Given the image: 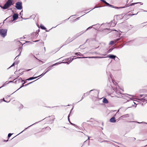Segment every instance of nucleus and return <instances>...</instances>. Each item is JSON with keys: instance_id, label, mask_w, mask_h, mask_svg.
Wrapping results in <instances>:
<instances>
[{"instance_id": "1", "label": "nucleus", "mask_w": 147, "mask_h": 147, "mask_svg": "<svg viewBox=\"0 0 147 147\" xmlns=\"http://www.w3.org/2000/svg\"><path fill=\"white\" fill-rule=\"evenodd\" d=\"M14 2L13 0H8L4 5L1 7L3 9H7L10 6L14 4Z\"/></svg>"}, {"instance_id": "2", "label": "nucleus", "mask_w": 147, "mask_h": 147, "mask_svg": "<svg viewBox=\"0 0 147 147\" xmlns=\"http://www.w3.org/2000/svg\"><path fill=\"white\" fill-rule=\"evenodd\" d=\"M7 30L5 29H0V34L3 37H4L7 35Z\"/></svg>"}, {"instance_id": "3", "label": "nucleus", "mask_w": 147, "mask_h": 147, "mask_svg": "<svg viewBox=\"0 0 147 147\" xmlns=\"http://www.w3.org/2000/svg\"><path fill=\"white\" fill-rule=\"evenodd\" d=\"M16 7L18 9H21L22 8V3L20 2H18L16 3Z\"/></svg>"}, {"instance_id": "4", "label": "nucleus", "mask_w": 147, "mask_h": 147, "mask_svg": "<svg viewBox=\"0 0 147 147\" xmlns=\"http://www.w3.org/2000/svg\"><path fill=\"white\" fill-rule=\"evenodd\" d=\"M59 63H55L53 65H51V66H50L48 68H47V71L45 72V73H42V76H43L45 74H46L47 72H48V71H49L50 70H51V69H52V67H53V66L55 65H56L58 64H59Z\"/></svg>"}, {"instance_id": "5", "label": "nucleus", "mask_w": 147, "mask_h": 147, "mask_svg": "<svg viewBox=\"0 0 147 147\" xmlns=\"http://www.w3.org/2000/svg\"><path fill=\"white\" fill-rule=\"evenodd\" d=\"M59 63H55L53 65H51V66H50L48 68H47V71L45 72V73H42V76H43L45 74H46L47 72H48V71H49L50 70H51V69H52V67H53V66L55 65H56L58 64H59Z\"/></svg>"}, {"instance_id": "6", "label": "nucleus", "mask_w": 147, "mask_h": 147, "mask_svg": "<svg viewBox=\"0 0 147 147\" xmlns=\"http://www.w3.org/2000/svg\"><path fill=\"white\" fill-rule=\"evenodd\" d=\"M116 19L117 20H121L123 18V14H121L119 15H117L116 16Z\"/></svg>"}, {"instance_id": "7", "label": "nucleus", "mask_w": 147, "mask_h": 147, "mask_svg": "<svg viewBox=\"0 0 147 147\" xmlns=\"http://www.w3.org/2000/svg\"><path fill=\"white\" fill-rule=\"evenodd\" d=\"M120 39L118 38L116 40H114V41H111L109 43V45H112L113 44H115L118 41H119V40Z\"/></svg>"}, {"instance_id": "8", "label": "nucleus", "mask_w": 147, "mask_h": 147, "mask_svg": "<svg viewBox=\"0 0 147 147\" xmlns=\"http://www.w3.org/2000/svg\"><path fill=\"white\" fill-rule=\"evenodd\" d=\"M110 24H111V26L112 27L115 26L116 24L115 21L114 20L111 21Z\"/></svg>"}, {"instance_id": "9", "label": "nucleus", "mask_w": 147, "mask_h": 147, "mask_svg": "<svg viewBox=\"0 0 147 147\" xmlns=\"http://www.w3.org/2000/svg\"><path fill=\"white\" fill-rule=\"evenodd\" d=\"M131 15L129 14H126L125 15H123V16H124L123 18L125 20H127V19H128L130 17V16Z\"/></svg>"}, {"instance_id": "10", "label": "nucleus", "mask_w": 147, "mask_h": 147, "mask_svg": "<svg viewBox=\"0 0 147 147\" xmlns=\"http://www.w3.org/2000/svg\"><path fill=\"white\" fill-rule=\"evenodd\" d=\"M13 20H15L18 18V15L16 13L14 14L13 16Z\"/></svg>"}, {"instance_id": "11", "label": "nucleus", "mask_w": 147, "mask_h": 147, "mask_svg": "<svg viewBox=\"0 0 147 147\" xmlns=\"http://www.w3.org/2000/svg\"><path fill=\"white\" fill-rule=\"evenodd\" d=\"M110 121L112 123H115L116 122L115 118L114 117H112L110 120Z\"/></svg>"}, {"instance_id": "12", "label": "nucleus", "mask_w": 147, "mask_h": 147, "mask_svg": "<svg viewBox=\"0 0 147 147\" xmlns=\"http://www.w3.org/2000/svg\"><path fill=\"white\" fill-rule=\"evenodd\" d=\"M103 102L105 103H107L109 102L108 100L106 98H104L103 99Z\"/></svg>"}, {"instance_id": "13", "label": "nucleus", "mask_w": 147, "mask_h": 147, "mask_svg": "<svg viewBox=\"0 0 147 147\" xmlns=\"http://www.w3.org/2000/svg\"><path fill=\"white\" fill-rule=\"evenodd\" d=\"M109 56L108 57H110V58L115 59L116 57V56L113 55H109Z\"/></svg>"}, {"instance_id": "14", "label": "nucleus", "mask_w": 147, "mask_h": 147, "mask_svg": "<svg viewBox=\"0 0 147 147\" xmlns=\"http://www.w3.org/2000/svg\"><path fill=\"white\" fill-rule=\"evenodd\" d=\"M37 77H31V78H30L26 79V80H29L34 79L36 78Z\"/></svg>"}, {"instance_id": "15", "label": "nucleus", "mask_w": 147, "mask_h": 147, "mask_svg": "<svg viewBox=\"0 0 147 147\" xmlns=\"http://www.w3.org/2000/svg\"><path fill=\"white\" fill-rule=\"evenodd\" d=\"M75 55H77V56H83V55L80 52H78L76 53H75Z\"/></svg>"}, {"instance_id": "16", "label": "nucleus", "mask_w": 147, "mask_h": 147, "mask_svg": "<svg viewBox=\"0 0 147 147\" xmlns=\"http://www.w3.org/2000/svg\"><path fill=\"white\" fill-rule=\"evenodd\" d=\"M40 28L43 30H46V28L43 25H40Z\"/></svg>"}, {"instance_id": "17", "label": "nucleus", "mask_w": 147, "mask_h": 147, "mask_svg": "<svg viewBox=\"0 0 147 147\" xmlns=\"http://www.w3.org/2000/svg\"><path fill=\"white\" fill-rule=\"evenodd\" d=\"M11 134V133H9V134H8V139L6 140V141H5V140H4V141H6V142H7L8 141V139H9V138L10 137V136L12 135V134Z\"/></svg>"}, {"instance_id": "18", "label": "nucleus", "mask_w": 147, "mask_h": 147, "mask_svg": "<svg viewBox=\"0 0 147 147\" xmlns=\"http://www.w3.org/2000/svg\"><path fill=\"white\" fill-rule=\"evenodd\" d=\"M129 117V115L128 114H126L125 115H123L122 116V117Z\"/></svg>"}, {"instance_id": "19", "label": "nucleus", "mask_w": 147, "mask_h": 147, "mask_svg": "<svg viewBox=\"0 0 147 147\" xmlns=\"http://www.w3.org/2000/svg\"><path fill=\"white\" fill-rule=\"evenodd\" d=\"M50 117L52 119V122L53 121H54V117L53 116H51Z\"/></svg>"}, {"instance_id": "20", "label": "nucleus", "mask_w": 147, "mask_h": 147, "mask_svg": "<svg viewBox=\"0 0 147 147\" xmlns=\"http://www.w3.org/2000/svg\"><path fill=\"white\" fill-rule=\"evenodd\" d=\"M32 68L29 69H25V71H28L31 70Z\"/></svg>"}, {"instance_id": "21", "label": "nucleus", "mask_w": 147, "mask_h": 147, "mask_svg": "<svg viewBox=\"0 0 147 147\" xmlns=\"http://www.w3.org/2000/svg\"><path fill=\"white\" fill-rule=\"evenodd\" d=\"M104 3H105L106 5H108L109 6V5H110V4L109 3H107V2L106 1H105V2Z\"/></svg>"}, {"instance_id": "22", "label": "nucleus", "mask_w": 147, "mask_h": 147, "mask_svg": "<svg viewBox=\"0 0 147 147\" xmlns=\"http://www.w3.org/2000/svg\"><path fill=\"white\" fill-rule=\"evenodd\" d=\"M104 3H105L106 5H108L109 6V5H110V4L109 3H107V2L106 1H105V2Z\"/></svg>"}, {"instance_id": "23", "label": "nucleus", "mask_w": 147, "mask_h": 147, "mask_svg": "<svg viewBox=\"0 0 147 147\" xmlns=\"http://www.w3.org/2000/svg\"><path fill=\"white\" fill-rule=\"evenodd\" d=\"M112 82H113V83H114V84H115L116 85H117V83L116 82H115V83H114V80H112Z\"/></svg>"}, {"instance_id": "24", "label": "nucleus", "mask_w": 147, "mask_h": 147, "mask_svg": "<svg viewBox=\"0 0 147 147\" xmlns=\"http://www.w3.org/2000/svg\"><path fill=\"white\" fill-rule=\"evenodd\" d=\"M39 40H36L33 41V42H38V41H39Z\"/></svg>"}, {"instance_id": "25", "label": "nucleus", "mask_w": 147, "mask_h": 147, "mask_svg": "<svg viewBox=\"0 0 147 147\" xmlns=\"http://www.w3.org/2000/svg\"><path fill=\"white\" fill-rule=\"evenodd\" d=\"M32 82H30V83H29L28 84H26V85H25V86H27V85H29V84H30L31 83H32Z\"/></svg>"}, {"instance_id": "26", "label": "nucleus", "mask_w": 147, "mask_h": 147, "mask_svg": "<svg viewBox=\"0 0 147 147\" xmlns=\"http://www.w3.org/2000/svg\"><path fill=\"white\" fill-rule=\"evenodd\" d=\"M15 65V63H13L12 65L10 66V67H11L12 66H13Z\"/></svg>"}, {"instance_id": "27", "label": "nucleus", "mask_w": 147, "mask_h": 147, "mask_svg": "<svg viewBox=\"0 0 147 147\" xmlns=\"http://www.w3.org/2000/svg\"><path fill=\"white\" fill-rule=\"evenodd\" d=\"M102 2H103L105 3V1L104 0H100Z\"/></svg>"}, {"instance_id": "28", "label": "nucleus", "mask_w": 147, "mask_h": 147, "mask_svg": "<svg viewBox=\"0 0 147 147\" xmlns=\"http://www.w3.org/2000/svg\"><path fill=\"white\" fill-rule=\"evenodd\" d=\"M112 51V49H110L109 50V52H111V51Z\"/></svg>"}, {"instance_id": "29", "label": "nucleus", "mask_w": 147, "mask_h": 147, "mask_svg": "<svg viewBox=\"0 0 147 147\" xmlns=\"http://www.w3.org/2000/svg\"><path fill=\"white\" fill-rule=\"evenodd\" d=\"M76 59V58H74V57H73V58H72V59H71V61H72L74 59Z\"/></svg>"}, {"instance_id": "30", "label": "nucleus", "mask_w": 147, "mask_h": 147, "mask_svg": "<svg viewBox=\"0 0 147 147\" xmlns=\"http://www.w3.org/2000/svg\"><path fill=\"white\" fill-rule=\"evenodd\" d=\"M109 6L110 7H113V5H110Z\"/></svg>"}, {"instance_id": "31", "label": "nucleus", "mask_w": 147, "mask_h": 147, "mask_svg": "<svg viewBox=\"0 0 147 147\" xmlns=\"http://www.w3.org/2000/svg\"><path fill=\"white\" fill-rule=\"evenodd\" d=\"M42 76V74H41V75H40L39 76H38L37 77H39V76Z\"/></svg>"}, {"instance_id": "32", "label": "nucleus", "mask_w": 147, "mask_h": 147, "mask_svg": "<svg viewBox=\"0 0 147 147\" xmlns=\"http://www.w3.org/2000/svg\"><path fill=\"white\" fill-rule=\"evenodd\" d=\"M84 58V57H78L77 58Z\"/></svg>"}, {"instance_id": "33", "label": "nucleus", "mask_w": 147, "mask_h": 147, "mask_svg": "<svg viewBox=\"0 0 147 147\" xmlns=\"http://www.w3.org/2000/svg\"><path fill=\"white\" fill-rule=\"evenodd\" d=\"M3 101L5 102H6V101L4 100V98H3Z\"/></svg>"}, {"instance_id": "34", "label": "nucleus", "mask_w": 147, "mask_h": 147, "mask_svg": "<svg viewBox=\"0 0 147 147\" xmlns=\"http://www.w3.org/2000/svg\"><path fill=\"white\" fill-rule=\"evenodd\" d=\"M97 7L96 6H95V7L94 8H94H97Z\"/></svg>"}, {"instance_id": "35", "label": "nucleus", "mask_w": 147, "mask_h": 147, "mask_svg": "<svg viewBox=\"0 0 147 147\" xmlns=\"http://www.w3.org/2000/svg\"><path fill=\"white\" fill-rule=\"evenodd\" d=\"M42 131H39V132H42Z\"/></svg>"}, {"instance_id": "36", "label": "nucleus", "mask_w": 147, "mask_h": 147, "mask_svg": "<svg viewBox=\"0 0 147 147\" xmlns=\"http://www.w3.org/2000/svg\"><path fill=\"white\" fill-rule=\"evenodd\" d=\"M2 86H1V87H0V88H1Z\"/></svg>"}, {"instance_id": "37", "label": "nucleus", "mask_w": 147, "mask_h": 147, "mask_svg": "<svg viewBox=\"0 0 147 147\" xmlns=\"http://www.w3.org/2000/svg\"><path fill=\"white\" fill-rule=\"evenodd\" d=\"M114 90H115V89H113Z\"/></svg>"}, {"instance_id": "38", "label": "nucleus", "mask_w": 147, "mask_h": 147, "mask_svg": "<svg viewBox=\"0 0 147 147\" xmlns=\"http://www.w3.org/2000/svg\"><path fill=\"white\" fill-rule=\"evenodd\" d=\"M22 87V86H21V87H20V88H21Z\"/></svg>"}, {"instance_id": "39", "label": "nucleus", "mask_w": 147, "mask_h": 147, "mask_svg": "<svg viewBox=\"0 0 147 147\" xmlns=\"http://www.w3.org/2000/svg\"><path fill=\"white\" fill-rule=\"evenodd\" d=\"M22 87V86H21V87H20V88H21Z\"/></svg>"}, {"instance_id": "40", "label": "nucleus", "mask_w": 147, "mask_h": 147, "mask_svg": "<svg viewBox=\"0 0 147 147\" xmlns=\"http://www.w3.org/2000/svg\"><path fill=\"white\" fill-rule=\"evenodd\" d=\"M22 87V86H21V87H20V88H21Z\"/></svg>"}]
</instances>
